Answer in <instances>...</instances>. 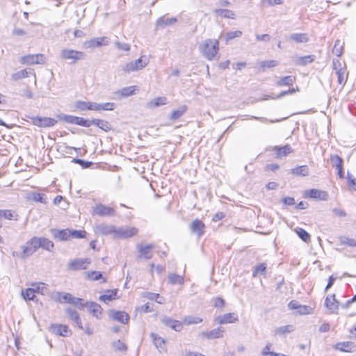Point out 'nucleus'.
Here are the masks:
<instances>
[{
    "label": "nucleus",
    "instance_id": "obj_1",
    "mask_svg": "<svg viewBox=\"0 0 356 356\" xmlns=\"http://www.w3.org/2000/svg\"><path fill=\"white\" fill-rule=\"evenodd\" d=\"M198 49L208 60H214L219 51V42L216 39H206L200 43Z\"/></svg>",
    "mask_w": 356,
    "mask_h": 356
},
{
    "label": "nucleus",
    "instance_id": "obj_2",
    "mask_svg": "<svg viewBox=\"0 0 356 356\" xmlns=\"http://www.w3.org/2000/svg\"><path fill=\"white\" fill-rule=\"evenodd\" d=\"M149 63V58L146 55H142L135 60H131L122 66V71L124 74H128L132 72H138L144 69Z\"/></svg>",
    "mask_w": 356,
    "mask_h": 356
},
{
    "label": "nucleus",
    "instance_id": "obj_3",
    "mask_svg": "<svg viewBox=\"0 0 356 356\" xmlns=\"http://www.w3.org/2000/svg\"><path fill=\"white\" fill-rule=\"evenodd\" d=\"M22 257L26 258L32 255L39 248L38 237L33 236L22 246Z\"/></svg>",
    "mask_w": 356,
    "mask_h": 356
},
{
    "label": "nucleus",
    "instance_id": "obj_4",
    "mask_svg": "<svg viewBox=\"0 0 356 356\" xmlns=\"http://www.w3.org/2000/svg\"><path fill=\"white\" fill-rule=\"evenodd\" d=\"M46 60L45 56L42 54H28L22 56L19 62L23 65L43 64Z\"/></svg>",
    "mask_w": 356,
    "mask_h": 356
},
{
    "label": "nucleus",
    "instance_id": "obj_5",
    "mask_svg": "<svg viewBox=\"0 0 356 356\" xmlns=\"http://www.w3.org/2000/svg\"><path fill=\"white\" fill-rule=\"evenodd\" d=\"M60 56L64 60H72V63H74L77 60L83 59L85 54L74 49H64L60 52Z\"/></svg>",
    "mask_w": 356,
    "mask_h": 356
},
{
    "label": "nucleus",
    "instance_id": "obj_6",
    "mask_svg": "<svg viewBox=\"0 0 356 356\" xmlns=\"http://www.w3.org/2000/svg\"><path fill=\"white\" fill-rule=\"evenodd\" d=\"M30 119L34 125L40 127H51L57 123L56 120L48 117L32 116Z\"/></svg>",
    "mask_w": 356,
    "mask_h": 356
},
{
    "label": "nucleus",
    "instance_id": "obj_7",
    "mask_svg": "<svg viewBox=\"0 0 356 356\" xmlns=\"http://www.w3.org/2000/svg\"><path fill=\"white\" fill-rule=\"evenodd\" d=\"M90 263L91 260L90 259L78 258L69 261L67 266L70 270H86Z\"/></svg>",
    "mask_w": 356,
    "mask_h": 356
},
{
    "label": "nucleus",
    "instance_id": "obj_8",
    "mask_svg": "<svg viewBox=\"0 0 356 356\" xmlns=\"http://www.w3.org/2000/svg\"><path fill=\"white\" fill-rule=\"evenodd\" d=\"M92 214L101 217L113 216L115 215V211L112 207H107L102 204H97L92 207Z\"/></svg>",
    "mask_w": 356,
    "mask_h": 356
},
{
    "label": "nucleus",
    "instance_id": "obj_9",
    "mask_svg": "<svg viewBox=\"0 0 356 356\" xmlns=\"http://www.w3.org/2000/svg\"><path fill=\"white\" fill-rule=\"evenodd\" d=\"M138 229L136 227H116L115 238H127L136 235Z\"/></svg>",
    "mask_w": 356,
    "mask_h": 356
},
{
    "label": "nucleus",
    "instance_id": "obj_10",
    "mask_svg": "<svg viewBox=\"0 0 356 356\" xmlns=\"http://www.w3.org/2000/svg\"><path fill=\"white\" fill-rule=\"evenodd\" d=\"M339 302L336 299L335 294H332L325 300V306L331 314H337L339 310Z\"/></svg>",
    "mask_w": 356,
    "mask_h": 356
},
{
    "label": "nucleus",
    "instance_id": "obj_11",
    "mask_svg": "<svg viewBox=\"0 0 356 356\" xmlns=\"http://www.w3.org/2000/svg\"><path fill=\"white\" fill-rule=\"evenodd\" d=\"M305 196L307 197L325 201L328 198V193L325 191L313 188L305 192Z\"/></svg>",
    "mask_w": 356,
    "mask_h": 356
},
{
    "label": "nucleus",
    "instance_id": "obj_12",
    "mask_svg": "<svg viewBox=\"0 0 356 356\" xmlns=\"http://www.w3.org/2000/svg\"><path fill=\"white\" fill-rule=\"evenodd\" d=\"M110 40L107 37H99L92 38L86 42L88 48H97L101 46H106L109 44Z\"/></svg>",
    "mask_w": 356,
    "mask_h": 356
},
{
    "label": "nucleus",
    "instance_id": "obj_13",
    "mask_svg": "<svg viewBox=\"0 0 356 356\" xmlns=\"http://www.w3.org/2000/svg\"><path fill=\"white\" fill-rule=\"evenodd\" d=\"M238 321V315L235 313H227L217 316L215 321L219 324L233 323Z\"/></svg>",
    "mask_w": 356,
    "mask_h": 356
},
{
    "label": "nucleus",
    "instance_id": "obj_14",
    "mask_svg": "<svg viewBox=\"0 0 356 356\" xmlns=\"http://www.w3.org/2000/svg\"><path fill=\"white\" fill-rule=\"evenodd\" d=\"M190 229L197 237H200L204 233L205 225L202 220L195 219L191 222Z\"/></svg>",
    "mask_w": 356,
    "mask_h": 356
},
{
    "label": "nucleus",
    "instance_id": "obj_15",
    "mask_svg": "<svg viewBox=\"0 0 356 356\" xmlns=\"http://www.w3.org/2000/svg\"><path fill=\"white\" fill-rule=\"evenodd\" d=\"M51 298L60 303H70L71 304L73 300V296L70 293L54 292L51 295Z\"/></svg>",
    "mask_w": 356,
    "mask_h": 356
},
{
    "label": "nucleus",
    "instance_id": "obj_16",
    "mask_svg": "<svg viewBox=\"0 0 356 356\" xmlns=\"http://www.w3.org/2000/svg\"><path fill=\"white\" fill-rule=\"evenodd\" d=\"M51 331L56 335L67 337L72 334L67 325L61 324L51 325Z\"/></svg>",
    "mask_w": 356,
    "mask_h": 356
},
{
    "label": "nucleus",
    "instance_id": "obj_17",
    "mask_svg": "<svg viewBox=\"0 0 356 356\" xmlns=\"http://www.w3.org/2000/svg\"><path fill=\"white\" fill-rule=\"evenodd\" d=\"M224 330L222 327H219L211 331H204L200 334V336L207 339H218L222 337Z\"/></svg>",
    "mask_w": 356,
    "mask_h": 356
},
{
    "label": "nucleus",
    "instance_id": "obj_18",
    "mask_svg": "<svg viewBox=\"0 0 356 356\" xmlns=\"http://www.w3.org/2000/svg\"><path fill=\"white\" fill-rule=\"evenodd\" d=\"M161 322L166 326L170 327L171 329L176 332H180L183 329L182 323L177 320H174L169 317H163Z\"/></svg>",
    "mask_w": 356,
    "mask_h": 356
},
{
    "label": "nucleus",
    "instance_id": "obj_19",
    "mask_svg": "<svg viewBox=\"0 0 356 356\" xmlns=\"http://www.w3.org/2000/svg\"><path fill=\"white\" fill-rule=\"evenodd\" d=\"M51 232L54 238L58 239L59 241H67L70 239V229H65L60 230L57 229H51Z\"/></svg>",
    "mask_w": 356,
    "mask_h": 356
},
{
    "label": "nucleus",
    "instance_id": "obj_20",
    "mask_svg": "<svg viewBox=\"0 0 356 356\" xmlns=\"http://www.w3.org/2000/svg\"><path fill=\"white\" fill-rule=\"evenodd\" d=\"M115 228L114 225L99 224L96 226V231L102 235L113 234L115 238Z\"/></svg>",
    "mask_w": 356,
    "mask_h": 356
},
{
    "label": "nucleus",
    "instance_id": "obj_21",
    "mask_svg": "<svg viewBox=\"0 0 356 356\" xmlns=\"http://www.w3.org/2000/svg\"><path fill=\"white\" fill-rule=\"evenodd\" d=\"M110 316L113 320L123 324L127 323L129 320V316L125 312L112 310L110 312Z\"/></svg>",
    "mask_w": 356,
    "mask_h": 356
},
{
    "label": "nucleus",
    "instance_id": "obj_22",
    "mask_svg": "<svg viewBox=\"0 0 356 356\" xmlns=\"http://www.w3.org/2000/svg\"><path fill=\"white\" fill-rule=\"evenodd\" d=\"M334 348L341 352L352 353L355 351L356 346L352 341H343L337 343Z\"/></svg>",
    "mask_w": 356,
    "mask_h": 356
},
{
    "label": "nucleus",
    "instance_id": "obj_23",
    "mask_svg": "<svg viewBox=\"0 0 356 356\" xmlns=\"http://www.w3.org/2000/svg\"><path fill=\"white\" fill-rule=\"evenodd\" d=\"M86 306L88 307V311L91 314L97 318H101L102 308L99 304L95 302H88L86 303Z\"/></svg>",
    "mask_w": 356,
    "mask_h": 356
},
{
    "label": "nucleus",
    "instance_id": "obj_24",
    "mask_svg": "<svg viewBox=\"0 0 356 356\" xmlns=\"http://www.w3.org/2000/svg\"><path fill=\"white\" fill-rule=\"evenodd\" d=\"M136 90V86H127V87L122 88V89L116 91L115 94L118 96V98L121 99V98L127 97L134 95Z\"/></svg>",
    "mask_w": 356,
    "mask_h": 356
},
{
    "label": "nucleus",
    "instance_id": "obj_25",
    "mask_svg": "<svg viewBox=\"0 0 356 356\" xmlns=\"http://www.w3.org/2000/svg\"><path fill=\"white\" fill-rule=\"evenodd\" d=\"M138 250L140 254L138 256V258H145V259H149L152 257V254L150 252V250L154 248V245L152 244H148L145 246L142 245H138L137 246Z\"/></svg>",
    "mask_w": 356,
    "mask_h": 356
},
{
    "label": "nucleus",
    "instance_id": "obj_26",
    "mask_svg": "<svg viewBox=\"0 0 356 356\" xmlns=\"http://www.w3.org/2000/svg\"><path fill=\"white\" fill-rule=\"evenodd\" d=\"M33 74L35 77V74L34 73V70L32 68H26L24 70H22L20 71H18L15 73H13L12 74V79L14 81H18L22 79L28 77L29 75Z\"/></svg>",
    "mask_w": 356,
    "mask_h": 356
},
{
    "label": "nucleus",
    "instance_id": "obj_27",
    "mask_svg": "<svg viewBox=\"0 0 356 356\" xmlns=\"http://www.w3.org/2000/svg\"><path fill=\"white\" fill-rule=\"evenodd\" d=\"M39 248H41L47 251H51L54 247V243L44 237H38Z\"/></svg>",
    "mask_w": 356,
    "mask_h": 356
},
{
    "label": "nucleus",
    "instance_id": "obj_28",
    "mask_svg": "<svg viewBox=\"0 0 356 356\" xmlns=\"http://www.w3.org/2000/svg\"><path fill=\"white\" fill-rule=\"evenodd\" d=\"M117 293H118V290L117 289H115V290H108L106 291L105 294L104 295H102L99 298V300L102 302H108L109 301H111L113 300H115L116 299V297H117Z\"/></svg>",
    "mask_w": 356,
    "mask_h": 356
},
{
    "label": "nucleus",
    "instance_id": "obj_29",
    "mask_svg": "<svg viewBox=\"0 0 356 356\" xmlns=\"http://www.w3.org/2000/svg\"><path fill=\"white\" fill-rule=\"evenodd\" d=\"M289 39L297 43H306L309 41L307 33H292Z\"/></svg>",
    "mask_w": 356,
    "mask_h": 356
},
{
    "label": "nucleus",
    "instance_id": "obj_30",
    "mask_svg": "<svg viewBox=\"0 0 356 356\" xmlns=\"http://www.w3.org/2000/svg\"><path fill=\"white\" fill-rule=\"evenodd\" d=\"M314 60V55H307L297 57L295 60V63L298 65H306L309 63H312Z\"/></svg>",
    "mask_w": 356,
    "mask_h": 356
},
{
    "label": "nucleus",
    "instance_id": "obj_31",
    "mask_svg": "<svg viewBox=\"0 0 356 356\" xmlns=\"http://www.w3.org/2000/svg\"><path fill=\"white\" fill-rule=\"evenodd\" d=\"M275 150L276 151L278 157L285 156L293 151L289 145H286L283 147L275 146Z\"/></svg>",
    "mask_w": 356,
    "mask_h": 356
},
{
    "label": "nucleus",
    "instance_id": "obj_32",
    "mask_svg": "<svg viewBox=\"0 0 356 356\" xmlns=\"http://www.w3.org/2000/svg\"><path fill=\"white\" fill-rule=\"evenodd\" d=\"M85 275L88 280L97 281L102 279V282H106V279L103 278L102 273L99 271H88L85 272Z\"/></svg>",
    "mask_w": 356,
    "mask_h": 356
},
{
    "label": "nucleus",
    "instance_id": "obj_33",
    "mask_svg": "<svg viewBox=\"0 0 356 356\" xmlns=\"http://www.w3.org/2000/svg\"><path fill=\"white\" fill-rule=\"evenodd\" d=\"M296 81V78L293 76H286L281 78L276 82V86H292Z\"/></svg>",
    "mask_w": 356,
    "mask_h": 356
},
{
    "label": "nucleus",
    "instance_id": "obj_34",
    "mask_svg": "<svg viewBox=\"0 0 356 356\" xmlns=\"http://www.w3.org/2000/svg\"><path fill=\"white\" fill-rule=\"evenodd\" d=\"M291 173L296 176H307L309 175V169L306 165L298 166L291 170Z\"/></svg>",
    "mask_w": 356,
    "mask_h": 356
},
{
    "label": "nucleus",
    "instance_id": "obj_35",
    "mask_svg": "<svg viewBox=\"0 0 356 356\" xmlns=\"http://www.w3.org/2000/svg\"><path fill=\"white\" fill-rule=\"evenodd\" d=\"M168 282L170 284H180L182 285L184 283V278L183 276L175 274L170 273L168 275Z\"/></svg>",
    "mask_w": 356,
    "mask_h": 356
},
{
    "label": "nucleus",
    "instance_id": "obj_36",
    "mask_svg": "<svg viewBox=\"0 0 356 356\" xmlns=\"http://www.w3.org/2000/svg\"><path fill=\"white\" fill-rule=\"evenodd\" d=\"M330 161L333 168L337 170L343 168V161L341 156L337 154L331 155Z\"/></svg>",
    "mask_w": 356,
    "mask_h": 356
},
{
    "label": "nucleus",
    "instance_id": "obj_37",
    "mask_svg": "<svg viewBox=\"0 0 356 356\" xmlns=\"http://www.w3.org/2000/svg\"><path fill=\"white\" fill-rule=\"evenodd\" d=\"M92 124L96 125L99 129L105 131H108L111 129L110 124L107 121H105L104 120L93 119L92 120Z\"/></svg>",
    "mask_w": 356,
    "mask_h": 356
},
{
    "label": "nucleus",
    "instance_id": "obj_38",
    "mask_svg": "<svg viewBox=\"0 0 356 356\" xmlns=\"http://www.w3.org/2000/svg\"><path fill=\"white\" fill-rule=\"evenodd\" d=\"M167 104V99L165 97H159L152 99L147 103L148 108L157 107Z\"/></svg>",
    "mask_w": 356,
    "mask_h": 356
},
{
    "label": "nucleus",
    "instance_id": "obj_39",
    "mask_svg": "<svg viewBox=\"0 0 356 356\" xmlns=\"http://www.w3.org/2000/svg\"><path fill=\"white\" fill-rule=\"evenodd\" d=\"M216 15L227 19H235V14L233 11L227 9H217L215 10Z\"/></svg>",
    "mask_w": 356,
    "mask_h": 356
},
{
    "label": "nucleus",
    "instance_id": "obj_40",
    "mask_svg": "<svg viewBox=\"0 0 356 356\" xmlns=\"http://www.w3.org/2000/svg\"><path fill=\"white\" fill-rule=\"evenodd\" d=\"M296 233L304 242L309 243L311 241L309 234L302 228L298 227L295 229Z\"/></svg>",
    "mask_w": 356,
    "mask_h": 356
},
{
    "label": "nucleus",
    "instance_id": "obj_41",
    "mask_svg": "<svg viewBox=\"0 0 356 356\" xmlns=\"http://www.w3.org/2000/svg\"><path fill=\"white\" fill-rule=\"evenodd\" d=\"M294 330L293 326L291 325H287L284 326H280L279 327H277L274 332L276 335H282L286 333H290L293 332Z\"/></svg>",
    "mask_w": 356,
    "mask_h": 356
},
{
    "label": "nucleus",
    "instance_id": "obj_42",
    "mask_svg": "<svg viewBox=\"0 0 356 356\" xmlns=\"http://www.w3.org/2000/svg\"><path fill=\"white\" fill-rule=\"evenodd\" d=\"M343 43L340 40H337L332 49V53L339 57L343 54Z\"/></svg>",
    "mask_w": 356,
    "mask_h": 356
},
{
    "label": "nucleus",
    "instance_id": "obj_43",
    "mask_svg": "<svg viewBox=\"0 0 356 356\" xmlns=\"http://www.w3.org/2000/svg\"><path fill=\"white\" fill-rule=\"evenodd\" d=\"M339 240L341 245H345L350 247H356V239L355 238L342 236L339 238Z\"/></svg>",
    "mask_w": 356,
    "mask_h": 356
},
{
    "label": "nucleus",
    "instance_id": "obj_44",
    "mask_svg": "<svg viewBox=\"0 0 356 356\" xmlns=\"http://www.w3.org/2000/svg\"><path fill=\"white\" fill-rule=\"evenodd\" d=\"M186 109H187L186 106H181L177 110L173 111L171 113L170 119L172 120L179 119L186 112Z\"/></svg>",
    "mask_w": 356,
    "mask_h": 356
},
{
    "label": "nucleus",
    "instance_id": "obj_45",
    "mask_svg": "<svg viewBox=\"0 0 356 356\" xmlns=\"http://www.w3.org/2000/svg\"><path fill=\"white\" fill-rule=\"evenodd\" d=\"M202 321V318L197 317V316H185L183 319L184 323L189 325L192 324H197L199 323H201Z\"/></svg>",
    "mask_w": 356,
    "mask_h": 356
},
{
    "label": "nucleus",
    "instance_id": "obj_46",
    "mask_svg": "<svg viewBox=\"0 0 356 356\" xmlns=\"http://www.w3.org/2000/svg\"><path fill=\"white\" fill-rule=\"evenodd\" d=\"M335 72L337 75L338 83L340 85L344 86L348 79V75L346 74V69Z\"/></svg>",
    "mask_w": 356,
    "mask_h": 356
},
{
    "label": "nucleus",
    "instance_id": "obj_47",
    "mask_svg": "<svg viewBox=\"0 0 356 356\" xmlns=\"http://www.w3.org/2000/svg\"><path fill=\"white\" fill-rule=\"evenodd\" d=\"M35 289L29 288L25 291L22 292L23 298L26 300H33L35 298Z\"/></svg>",
    "mask_w": 356,
    "mask_h": 356
},
{
    "label": "nucleus",
    "instance_id": "obj_48",
    "mask_svg": "<svg viewBox=\"0 0 356 356\" xmlns=\"http://www.w3.org/2000/svg\"><path fill=\"white\" fill-rule=\"evenodd\" d=\"M151 337L154 341V345L156 346V348H162L163 345H164L165 343V341L164 339L158 336L155 333H151Z\"/></svg>",
    "mask_w": 356,
    "mask_h": 356
},
{
    "label": "nucleus",
    "instance_id": "obj_49",
    "mask_svg": "<svg viewBox=\"0 0 356 356\" xmlns=\"http://www.w3.org/2000/svg\"><path fill=\"white\" fill-rule=\"evenodd\" d=\"M58 118L65 121V122L76 124L77 122V118L76 116L70 115H58Z\"/></svg>",
    "mask_w": 356,
    "mask_h": 356
},
{
    "label": "nucleus",
    "instance_id": "obj_50",
    "mask_svg": "<svg viewBox=\"0 0 356 356\" xmlns=\"http://www.w3.org/2000/svg\"><path fill=\"white\" fill-rule=\"evenodd\" d=\"M31 195L32 200L34 202H40V203H43V204L47 203V200L44 197L45 195L42 193L35 192V193H32Z\"/></svg>",
    "mask_w": 356,
    "mask_h": 356
},
{
    "label": "nucleus",
    "instance_id": "obj_51",
    "mask_svg": "<svg viewBox=\"0 0 356 356\" xmlns=\"http://www.w3.org/2000/svg\"><path fill=\"white\" fill-rule=\"evenodd\" d=\"M4 218L8 220H17L15 218V213L10 210H0V218Z\"/></svg>",
    "mask_w": 356,
    "mask_h": 356
},
{
    "label": "nucleus",
    "instance_id": "obj_52",
    "mask_svg": "<svg viewBox=\"0 0 356 356\" xmlns=\"http://www.w3.org/2000/svg\"><path fill=\"white\" fill-rule=\"evenodd\" d=\"M90 106H91L90 102L79 101L76 103V108H78L81 111L90 110V107H91Z\"/></svg>",
    "mask_w": 356,
    "mask_h": 356
},
{
    "label": "nucleus",
    "instance_id": "obj_53",
    "mask_svg": "<svg viewBox=\"0 0 356 356\" xmlns=\"http://www.w3.org/2000/svg\"><path fill=\"white\" fill-rule=\"evenodd\" d=\"M266 269V265L264 263L260 264L259 265L254 267V269L252 272L253 277H256L259 274H263L265 273Z\"/></svg>",
    "mask_w": 356,
    "mask_h": 356
},
{
    "label": "nucleus",
    "instance_id": "obj_54",
    "mask_svg": "<svg viewBox=\"0 0 356 356\" xmlns=\"http://www.w3.org/2000/svg\"><path fill=\"white\" fill-rule=\"evenodd\" d=\"M86 231L84 230H72L70 229V237L74 238H82L86 236Z\"/></svg>",
    "mask_w": 356,
    "mask_h": 356
},
{
    "label": "nucleus",
    "instance_id": "obj_55",
    "mask_svg": "<svg viewBox=\"0 0 356 356\" xmlns=\"http://www.w3.org/2000/svg\"><path fill=\"white\" fill-rule=\"evenodd\" d=\"M296 92V90L294 88L293 89H289L288 90H284V91H282L278 95H277L276 97H270V96H266L265 97L262 98L263 100H266V99H269L270 98L271 99H279V98H281L286 95H289V94H293Z\"/></svg>",
    "mask_w": 356,
    "mask_h": 356
},
{
    "label": "nucleus",
    "instance_id": "obj_56",
    "mask_svg": "<svg viewBox=\"0 0 356 356\" xmlns=\"http://www.w3.org/2000/svg\"><path fill=\"white\" fill-rule=\"evenodd\" d=\"M283 3V0H261V5L263 7H270L276 5H280Z\"/></svg>",
    "mask_w": 356,
    "mask_h": 356
},
{
    "label": "nucleus",
    "instance_id": "obj_57",
    "mask_svg": "<svg viewBox=\"0 0 356 356\" xmlns=\"http://www.w3.org/2000/svg\"><path fill=\"white\" fill-rule=\"evenodd\" d=\"M65 312L68 314L70 318L74 322L78 321L80 318L79 313L74 309L67 308L65 309Z\"/></svg>",
    "mask_w": 356,
    "mask_h": 356
},
{
    "label": "nucleus",
    "instance_id": "obj_58",
    "mask_svg": "<svg viewBox=\"0 0 356 356\" xmlns=\"http://www.w3.org/2000/svg\"><path fill=\"white\" fill-rule=\"evenodd\" d=\"M115 46L117 49L126 52H129L131 49V46L129 44L125 42H120L119 41L115 42Z\"/></svg>",
    "mask_w": 356,
    "mask_h": 356
},
{
    "label": "nucleus",
    "instance_id": "obj_59",
    "mask_svg": "<svg viewBox=\"0 0 356 356\" xmlns=\"http://www.w3.org/2000/svg\"><path fill=\"white\" fill-rule=\"evenodd\" d=\"M33 286H35L33 289H35V293H40L42 295L47 293V288L44 283L40 282L39 284L33 285Z\"/></svg>",
    "mask_w": 356,
    "mask_h": 356
},
{
    "label": "nucleus",
    "instance_id": "obj_60",
    "mask_svg": "<svg viewBox=\"0 0 356 356\" xmlns=\"http://www.w3.org/2000/svg\"><path fill=\"white\" fill-rule=\"evenodd\" d=\"M113 347L118 351H124L127 350L126 345L120 340H117L113 342Z\"/></svg>",
    "mask_w": 356,
    "mask_h": 356
},
{
    "label": "nucleus",
    "instance_id": "obj_61",
    "mask_svg": "<svg viewBox=\"0 0 356 356\" xmlns=\"http://www.w3.org/2000/svg\"><path fill=\"white\" fill-rule=\"evenodd\" d=\"M278 65V63L275 60H265L261 63V67L264 69L275 67Z\"/></svg>",
    "mask_w": 356,
    "mask_h": 356
},
{
    "label": "nucleus",
    "instance_id": "obj_62",
    "mask_svg": "<svg viewBox=\"0 0 356 356\" xmlns=\"http://www.w3.org/2000/svg\"><path fill=\"white\" fill-rule=\"evenodd\" d=\"M312 310V308L309 306L300 305L297 311L299 314L305 315L311 314Z\"/></svg>",
    "mask_w": 356,
    "mask_h": 356
},
{
    "label": "nucleus",
    "instance_id": "obj_63",
    "mask_svg": "<svg viewBox=\"0 0 356 356\" xmlns=\"http://www.w3.org/2000/svg\"><path fill=\"white\" fill-rule=\"evenodd\" d=\"M76 124L84 127H89L92 125V120H88L83 118L78 117Z\"/></svg>",
    "mask_w": 356,
    "mask_h": 356
},
{
    "label": "nucleus",
    "instance_id": "obj_64",
    "mask_svg": "<svg viewBox=\"0 0 356 356\" xmlns=\"http://www.w3.org/2000/svg\"><path fill=\"white\" fill-rule=\"evenodd\" d=\"M347 179L348 186L354 191H356V178L353 177L350 172H348Z\"/></svg>",
    "mask_w": 356,
    "mask_h": 356
}]
</instances>
